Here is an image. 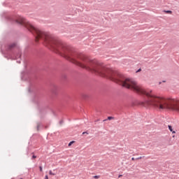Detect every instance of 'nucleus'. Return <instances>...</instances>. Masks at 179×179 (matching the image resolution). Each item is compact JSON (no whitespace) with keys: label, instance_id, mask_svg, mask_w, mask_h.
Segmentation results:
<instances>
[{"label":"nucleus","instance_id":"nucleus-1","mask_svg":"<svg viewBox=\"0 0 179 179\" xmlns=\"http://www.w3.org/2000/svg\"><path fill=\"white\" fill-rule=\"evenodd\" d=\"M50 90L53 94H57V92H58V87L55 84H52L50 85Z\"/></svg>","mask_w":179,"mask_h":179},{"label":"nucleus","instance_id":"nucleus-2","mask_svg":"<svg viewBox=\"0 0 179 179\" xmlns=\"http://www.w3.org/2000/svg\"><path fill=\"white\" fill-rule=\"evenodd\" d=\"M40 127H41V122H37V125H36L37 131H40Z\"/></svg>","mask_w":179,"mask_h":179},{"label":"nucleus","instance_id":"nucleus-3","mask_svg":"<svg viewBox=\"0 0 179 179\" xmlns=\"http://www.w3.org/2000/svg\"><path fill=\"white\" fill-rule=\"evenodd\" d=\"M17 23H19V24H23V20L20 18V20H16Z\"/></svg>","mask_w":179,"mask_h":179},{"label":"nucleus","instance_id":"nucleus-4","mask_svg":"<svg viewBox=\"0 0 179 179\" xmlns=\"http://www.w3.org/2000/svg\"><path fill=\"white\" fill-rule=\"evenodd\" d=\"M164 12L165 13H169V15H171V13H173V11H171V10H164Z\"/></svg>","mask_w":179,"mask_h":179},{"label":"nucleus","instance_id":"nucleus-5","mask_svg":"<svg viewBox=\"0 0 179 179\" xmlns=\"http://www.w3.org/2000/svg\"><path fill=\"white\" fill-rule=\"evenodd\" d=\"M83 99H89V95H87V94H84L83 95Z\"/></svg>","mask_w":179,"mask_h":179},{"label":"nucleus","instance_id":"nucleus-6","mask_svg":"<svg viewBox=\"0 0 179 179\" xmlns=\"http://www.w3.org/2000/svg\"><path fill=\"white\" fill-rule=\"evenodd\" d=\"M168 128L171 132H173V127H171V125H169Z\"/></svg>","mask_w":179,"mask_h":179},{"label":"nucleus","instance_id":"nucleus-7","mask_svg":"<svg viewBox=\"0 0 179 179\" xmlns=\"http://www.w3.org/2000/svg\"><path fill=\"white\" fill-rule=\"evenodd\" d=\"M49 174H50V176H55V173H52V171H49Z\"/></svg>","mask_w":179,"mask_h":179},{"label":"nucleus","instance_id":"nucleus-8","mask_svg":"<svg viewBox=\"0 0 179 179\" xmlns=\"http://www.w3.org/2000/svg\"><path fill=\"white\" fill-rule=\"evenodd\" d=\"M107 120H114V117L108 116Z\"/></svg>","mask_w":179,"mask_h":179},{"label":"nucleus","instance_id":"nucleus-9","mask_svg":"<svg viewBox=\"0 0 179 179\" xmlns=\"http://www.w3.org/2000/svg\"><path fill=\"white\" fill-rule=\"evenodd\" d=\"M75 143V141H72L69 143V146H72V144Z\"/></svg>","mask_w":179,"mask_h":179},{"label":"nucleus","instance_id":"nucleus-10","mask_svg":"<svg viewBox=\"0 0 179 179\" xmlns=\"http://www.w3.org/2000/svg\"><path fill=\"white\" fill-rule=\"evenodd\" d=\"M24 64L25 68H27V61L24 60Z\"/></svg>","mask_w":179,"mask_h":179},{"label":"nucleus","instance_id":"nucleus-11","mask_svg":"<svg viewBox=\"0 0 179 179\" xmlns=\"http://www.w3.org/2000/svg\"><path fill=\"white\" fill-rule=\"evenodd\" d=\"M62 79H66V75L64 74L62 76Z\"/></svg>","mask_w":179,"mask_h":179},{"label":"nucleus","instance_id":"nucleus-12","mask_svg":"<svg viewBox=\"0 0 179 179\" xmlns=\"http://www.w3.org/2000/svg\"><path fill=\"white\" fill-rule=\"evenodd\" d=\"M145 157H140L136 159V160H141V159H143Z\"/></svg>","mask_w":179,"mask_h":179},{"label":"nucleus","instance_id":"nucleus-13","mask_svg":"<svg viewBox=\"0 0 179 179\" xmlns=\"http://www.w3.org/2000/svg\"><path fill=\"white\" fill-rule=\"evenodd\" d=\"M94 178H100V176H94Z\"/></svg>","mask_w":179,"mask_h":179},{"label":"nucleus","instance_id":"nucleus-14","mask_svg":"<svg viewBox=\"0 0 179 179\" xmlns=\"http://www.w3.org/2000/svg\"><path fill=\"white\" fill-rule=\"evenodd\" d=\"M59 124H60V125H62V124H64V120H61V121L59 122Z\"/></svg>","mask_w":179,"mask_h":179},{"label":"nucleus","instance_id":"nucleus-15","mask_svg":"<svg viewBox=\"0 0 179 179\" xmlns=\"http://www.w3.org/2000/svg\"><path fill=\"white\" fill-rule=\"evenodd\" d=\"M85 134H87V135H89V133H88L87 131H84V132L83 133V135H85Z\"/></svg>","mask_w":179,"mask_h":179},{"label":"nucleus","instance_id":"nucleus-16","mask_svg":"<svg viewBox=\"0 0 179 179\" xmlns=\"http://www.w3.org/2000/svg\"><path fill=\"white\" fill-rule=\"evenodd\" d=\"M37 158V156H36V155H32V159H36Z\"/></svg>","mask_w":179,"mask_h":179},{"label":"nucleus","instance_id":"nucleus-17","mask_svg":"<svg viewBox=\"0 0 179 179\" xmlns=\"http://www.w3.org/2000/svg\"><path fill=\"white\" fill-rule=\"evenodd\" d=\"M141 71H142L141 69H139L137 71H136V73H138V72H141Z\"/></svg>","mask_w":179,"mask_h":179},{"label":"nucleus","instance_id":"nucleus-18","mask_svg":"<svg viewBox=\"0 0 179 179\" xmlns=\"http://www.w3.org/2000/svg\"><path fill=\"white\" fill-rule=\"evenodd\" d=\"M39 169H40V171H43V167L39 166Z\"/></svg>","mask_w":179,"mask_h":179},{"label":"nucleus","instance_id":"nucleus-19","mask_svg":"<svg viewBox=\"0 0 179 179\" xmlns=\"http://www.w3.org/2000/svg\"><path fill=\"white\" fill-rule=\"evenodd\" d=\"M45 179H48V175L45 176Z\"/></svg>","mask_w":179,"mask_h":179},{"label":"nucleus","instance_id":"nucleus-20","mask_svg":"<svg viewBox=\"0 0 179 179\" xmlns=\"http://www.w3.org/2000/svg\"><path fill=\"white\" fill-rule=\"evenodd\" d=\"M119 178H121V177H122V175H119Z\"/></svg>","mask_w":179,"mask_h":179},{"label":"nucleus","instance_id":"nucleus-21","mask_svg":"<svg viewBox=\"0 0 179 179\" xmlns=\"http://www.w3.org/2000/svg\"><path fill=\"white\" fill-rule=\"evenodd\" d=\"M131 160L134 162L135 160V158L132 157Z\"/></svg>","mask_w":179,"mask_h":179},{"label":"nucleus","instance_id":"nucleus-22","mask_svg":"<svg viewBox=\"0 0 179 179\" xmlns=\"http://www.w3.org/2000/svg\"><path fill=\"white\" fill-rule=\"evenodd\" d=\"M172 134H176V131L173 130Z\"/></svg>","mask_w":179,"mask_h":179},{"label":"nucleus","instance_id":"nucleus-23","mask_svg":"<svg viewBox=\"0 0 179 179\" xmlns=\"http://www.w3.org/2000/svg\"><path fill=\"white\" fill-rule=\"evenodd\" d=\"M159 85H162V82H159Z\"/></svg>","mask_w":179,"mask_h":179},{"label":"nucleus","instance_id":"nucleus-24","mask_svg":"<svg viewBox=\"0 0 179 179\" xmlns=\"http://www.w3.org/2000/svg\"><path fill=\"white\" fill-rule=\"evenodd\" d=\"M162 82H163L164 83H165L166 80H163Z\"/></svg>","mask_w":179,"mask_h":179},{"label":"nucleus","instance_id":"nucleus-25","mask_svg":"<svg viewBox=\"0 0 179 179\" xmlns=\"http://www.w3.org/2000/svg\"><path fill=\"white\" fill-rule=\"evenodd\" d=\"M106 120H103V122H104V121H106Z\"/></svg>","mask_w":179,"mask_h":179},{"label":"nucleus","instance_id":"nucleus-26","mask_svg":"<svg viewBox=\"0 0 179 179\" xmlns=\"http://www.w3.org/2000/svg\"><path fill=\"white\" fill-rule=\"evenodd\" d=\"M22 179V178H21Z\"/></svg>","mask_w":179,"mask_h":179}]
</instances>
